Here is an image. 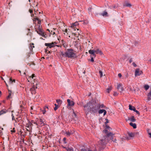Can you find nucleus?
Wrapping results in <instances>:
<instances>
[{
  "label": "nucleus",
  "mask_w": 151,
  "mask_h": 151,
  "mask_svg": "<svg viewBox=\"0 0 151 151\" xmlns=\"http://www.w3.org/2000/svg\"><path fill=\"white\" fill-rule=\"evenodd\" d=\"M148 100L150 101L151 100V88L150 91L148 93L147 95Z\"/></svg>",
  "instance_id": "dca6fc26"
},
{
  "label": "nucleus",
  "mask_w": 151,
  "mask_h": 151,
  "mask_svg": "<svg viewBox=\"0 0 151 151\" xmlns=\"http://www.w3.org/2000/svg\"><path fill=\"white\" fill-rule=\"evenodd\" d=\"M11 132H15V130H14V128L13 129V130H11Z\"/></svg>",
  "instance_id": "49530a36"
},
{
  "label": "nucleus",
  "mask_w": 151,
  "mask_h": 151,
  "mask_svg": "<svg viewBox=\"0 0 151 151\" xmlns=\"http://www.w3.org/2000/svg\"><path fill=\"white\" fill-rule=\"evenodd\" d=\"M1 79H2V80H3V78H2V77H1Z\"/></svg>",
  "instance_id": "338daca9"
},
{
  "label": "nucleus",
  "mask_w": 151,
  "mask_h": 151,
  "mask_svg": "<svg viewBox=\"0 0 151 151\" xmlns=\"http://www.w3.org/2000/svg\"><path fill=\"white\" fill-rule=\"evenodd\" d=\"M6 113V111L4 110H1L0 112V115Z\"/></svg>",
  "instance_id": "393cba45"
},
{
  "label": "nucleus",
  "mask_w": 151,
  "mask_h": 151,
  "mask_svg": "<svg viewBox=\"0 0 151 151\" xmlns=\"http://www.w3.org/2000/svg\"><path fill=\"white\" fill-rule=\"evenodd\" d=\"M62 43L63 44V46L65 48L66 47H67V45L65 44V42L63 41V40H62Z\"/></svg>",
  "instance_id": "5701e85b"
},
{
  "label": "nucleus",
  "mask_w": 151,
  "mask_h": 151,
  "mask_svg": "<svg viewBox=\"0 0 151 151\" xmlns=\"http://www.w3.org/2000/svg\"><path fill=\"white\" fill-rule=\"evenodd\" d=\"M67 101L69 106H73L74 105L75 103L73 101H71L69 99H67Z\"/></svg>",
  "instance_id": "0eeeda50"
},
{
  "label": "nucleus",
  "mask_w": 151,
  "mask_h": 151,
  "mask_svg": "<svg viewBox=\"0 0 151 151\" xmlns=\"http://www.w3.org/2000/svg\"><path fill=\"white\" fill-rule=\"evenodd\" d=\"M13 81H14V82H15V80L14 79V80H13Z\"/></svg>",
  "instance_id": "680f3d73"
},
{
  "label": "nucleus",
  "mask_w": 151,
  "mask_h": 151,
  "mask_svg": "<svg viewBox=\"0 0 151 151\" xmlns=\"http://www.w3.org/2000/svg\"><path fill=\"white\" fill-rule=\"evenodd\" d=\"M84 110L86 114H88L89 113L93 111V109L91 108L88 104H87L86 105L84 106Z\"/></svg>",
  "instance_id": "7ed1b4c3"
},
{
  "label": "nucleus",
  "mask_w": 151,
  "mask_h": 151,
  "mask_svg": "<svg viewBox=\"0 0 151 151\" xmlns=\"http://www.w3.org/2000/svg\"><path fill=\"white\" fill-rule=\"evenodd\" d=\"M78 24V22H76L74 23H73L71 25V27L72 28H73L75 29L74 27L77 26Z\"/></svg>",
  "instance_id": "2eb2a0df"
},
{
  "label": "nucleus",
  "mask_w": 151,
  "mask_h": 151,
  "mask_svg": "<svg viewBox=\"0 0 151 151\" xmlns=\"http://www.w3.org/2000/svg\"><path fill=\"white\" fill-rule=\"evenodd\" d=\"M129 109L130 110H133L134 111L136 109L134 107L130 105H129Z\"/></svg>",
  "instance_id": "a211bd4d"
},
{
  "label": "nucleus",
  "mask_w": 151,
  "mask_h": 151,
  "mask_svg": "<svg viewBox=\"0 0 151 151\" xmlns=\"http://www.w3.org/2000/svg\"><path fill=\"white\" fill-rule=\"evenodd\" d=\"M66 134L67 136H70V135L71 134L70 133L68 132H66Z\"/></svg>",
  "instance_id": "2f4dec72"
},
{
  "label": "nucleus",
  "mask_w": 151,
  "mask_h": 151,
  "mask_svg": "<svg viewBox=\"0 0 151 151\" xmlns=\"http://www.w3.org/2000/svg\"><path fill=\"white\" fill-rule=\"evenodd\" d=\"M45 45L46 46H48L50 48H51L52 47L54 46V43H45Z\"/></svg>",
  "instance_id": "9b49d317"
},
{
  "label": "nucleus",
  "mask_w": 151,
  "mask_h": 151,
  "mask_svg": "<svg viewBox=\"0 0 151 151\" xmlns=\"http://www.w3.org/2000/svg\"><path fill=\"white\" fill-rule=\"evenodd\" d=\"M67 151H73V149L72 148H68L67 149Z\"/></svg>",
  "instance_id": "c756f323"
},
{
  "label": "nucleus",
  "mask_w": 151,
  "mask_h": 151,
  "mask_svg": "<svg viewBox=\"0 0 151 151\" xmlns=\"http://www.w3.org/2000/svg\"><path fill=\"white\" fill-rule=\"evenodd\" d=\"M55 34V32H53V33L52 34V35H53Z\"/></svg>",
  "instance_id": "bf43d9fd"
},
{
  "label": "nucleus",
  "mask_w": 151,
  "mask_h": 151,
  "mask_svg": "<svg viewBox=\"0 0 151 151\" xmlns=\"http://www.w3.org/2000/svg\"><path fill=\"white\" fill-rule=\"evenodd\" d=\"M132 62V59H130V60H129V62L130 63H131Z\"/></svg>",
  "instance_id": "09e8293b"
},
{
  "label": "nucleus",
  "mask_w": 151,
  "mask_h": 151,
  "mask_svg": "<svg viewBox=\"0 0 151 151\" xmlns=\"http://www.w3.org/2000/svg\"><path fill=\"white\" fill-rule=\"evenodd\" d=\"M32 125V123L29 122H28L26 124V126L27 127L26 129L27 130L29 131L30 130V128H31Z\"/></svg>",
  "instance_id": "423d86ee"
},
{
  "label": "nucleus",
  "mask_w": 151,
  "mask_h": 151,
  "mask_svg": "<svg viewBox=\"0 0 151 151\" xmlns=\"http://www.w3.org/2000/svg\"><path fill=\"white\" fill-rule=\"evenodd\" d=\"M118 76H122V75L121 73H119L118 74Z\"/></svg>",
  "instance_id": "5fc2aeb1"
},
{
  "label": "nucleus",
  "mask_w": 151,
  "mask_h": 151,
  "mask_svg": "<svg viewBox=\"0 0 151 151\" xmlns=\"http://www.w3.org/2000/svg\"><path fill=\"white\" fill-rule=\"evenodd\" d=\"M106 122H105V123L106 124L109 122V121L107 119H106Z\"/></svg>",
  "instance_id": "58836bf2"
},
{
  "label": "nucleus",
  "mask_w": 151,
  "mask_h": 151,
  "mask_svg": "<svg viewBox=\"0 0 151 151\" xmlns=\"http://www.w3.org/2000/svg\"><path fill=\"white\" fill-rule=\"evenodd\" d=\"M29 12L30 13H32L33 12V10L31 9H29Z\"/></svg>",
  "instance_id": "c9c22d12"
},
{
  "label": "nucleus",
  "mask_w": 151,
  "mask_h": 151,
  "mask_svg": "<svg viewBox=\"0 0 151 151\" xmlns=\"http://www.w3.org/2000/svg\"><path fill=\"white\" fill-rule=\"evenodd\" d=\"M108 14V13L106 11H104L103 13H102L101 15H102L103 16H107Z\"/></svg>",
  "instance_id": "412c9836"
},
{
  "label": "nucleus",
  "mask_w": 151,
  "mask_h": 151,
  "mask_svg": "<svg viewBox=\"0 0 151 151\" xmlns=\"http://www.w3.org/2000/svg\"><path fill=\"white\" fill-rule=\"evenodd\" d=\"M95 151V150L92 151V150H88V151Z\"/></svg>",
  "instance_id": "6e6d98bb"
},
{
  "label": "nucleus",
  "mask_w": 151,
  "mask_h": 151,
  "mask_svg": "<svg viewBox=\"0 0 151 151\" xmlns=\"http://www.w3.org/2000/svg\"><path fill=\"white\" fill-rule=\"evenodd\" d=\"M91 9V8H89V9H89H89Z\"/></svg>",
  "instance_id": "0e129e2a"
},
{
  "label": "nucleus",
  "mask_w": 151,
  "mask_h": 151,
  "mask_svg": "<svg viewBox=\"0 0 151 151\" xmlns=\"http://www.w3.org/2000/svg\"><path fill=\"white\" fill-rule=\"evenodd\" d=\"M34 44L33 43H32V44H30V46L29 47V48L31 51H32V50L33 48H34L35 47L34 46H32V45H34Z\"/></svg>",
  "instance_id": "aec40b11"
},
{
  "label": "nucleus",
  "mask_w": 151,
  "mask_h": 151,
  "mask_svg": "<svg viewBox=\"0 0 151 151\" xmlns=\"http://www.w3.org/2000/svg\"><path fill=\"white\" fill-rule=\"evenodd\" d=\"M9 82H10V83H12L13 82L12 78H10L9 79Z\"/></svg>",
  "instance_id": "79ce46f5"
},
{
  "label": "nucleus",
  "mask_w": 151,
  "mask_h": 151,
  "mask_svg": "<svg viewBox=\"0 0 151 151\" xmlns=\"http://www.w3.org/2000/svg\"><path fill=\"white\" fill-rule=\"evenodd\" d=\"M35 19L36 20H37V21H38L40 19L38 18L37 17L36 18H35Z\"/></svg>",
  "instance_id": "3c124183"
},
{
  "label": "nucleus",
  "mask_w": 151,
  "mask_h": 151,
  "mask_svg": "<svg viewBox=\"0 0 151 151\" xmlns=\"http://www.w3.org/2000/svg\"><path fill=\"white\" fill-rule=\"evenodd\" d=\"M99 74L100 76H103V72L101 70H100L99 71Z\"/></svg>",
  "instance_id": "7c9ffc66"
},
{
  "label": "nucleus",
  "mask_w": 151,
  "mask_h": 151,
  "mask_svg": "<svg viewBox=\"0 0 151 151\" xmlns=\"http://www.w3.org/2000/svg\"><path fill=\"white\" fill-rule=\"evenodd\" d=\"M129 124L133 127L135 129L137 127V125L136 124L134 123H133L132 122H131L129 123Z\"/></svg>",
  "instance_id": "f3484780"
},
{
  "label": "nucleus",
  "mask_w": 151,
  "mask_h": 151,
  "mask_svg": "<svg viewBox=\"0 0 151 151\" xmlns=\"http://www.w3.org/2000/svg\"><path fill=\"white\" fill-rule=\"evenodd\" d=\"M144 87L146 90H147L149 88V86L148 85H145Z\"/></svg>",
  "instance_id": "cd10ccee"
},
{
  "label": "nucleus",
  "mask_w": 151,
  "mask_h": 151,
  "mask_svg": "<svg viewBox=\"0 0 151 151\" xmlns=\"http://www.w3.org/2000/svg\"><path fill=\"white\" fill-rule=\"evenodd\" d=\"M111 90V87H109L108 88L106 89L107 92L108 93H109L110 92V91Z\"/></svg>",
  "instance_id": "bb28decb"
},
{
  "label": "nucleus",
  "mask_w": 151,
  "mask_h": 151,
  "mask_svg": "<svg viewBox=\"0 0 151 151\" xmlns=\"http://www.w3.org/2000/svg\"><path fill=\"white\" fill-rule=\"evenodd\" d=\"M31 76H35V74H32L31 75Z\"/></svg>",
  "instance_id": "13d9d810"
},
{
  "label": "nucleus",
  "mask_w": 151,
  "mask_h": 151,
  "mask_svg": "<svg viewBox=\"0 0 151 151\" xmlns=\"http://www.w3.org/2000/svg\"><path fill=\"white\" fill-rule=\"evenodd\" d=\"M58 108V106H55L54 108V110L55 111Z\"/></svg>",
  "instance_id": "a18cd8bd"
},
{
  "label": "nucleus",
  "mask_w": 151,
  "mask_h": 151,
  "mask_svg": "<svg viewBox=\"0 0 151 151\" xmlns=\"http://www.w3.org/2000/svg\"><path fill=\"white\" fill-rule=\"evenodd\" d=\"M147 133L149 135V136L151 138V129H148L147 130Z\"/></svg>",
  "instance_id": "6ab92c4d"
},
{
  "label": "nucleus",
  "mask_w": 151,
  "mask_h": 151,
  "mask_svg": "<svg viewBox=\"0 0 151 151\" xmlns=\"http://www.w3.org/2000/svg\"><path fill=\"white\" fill-rule=\"evenodd\" d=\"M131 86H130L131 87ZM130 89L131 90V91H135V89L134 88H131H131Z\"/></svg>",
  "instance_id": "37998d69"
},
{
  "label": "nucleus",
  "mask_w": 151,
  "mask_h": 151,
  "mask_svg": "<svg viewBox=\"0 0 151 151\" xmlns=\"http://www.w3.org/2000/svg\"><path fill=\"white\" fill-rule=\"evenodd\" d=\"M47 30H48L50 32V30H49V29H47Z\"/></svg>",
  "instance_id": "69168bd1"
},
{
  "label": "nucleus",
  "mask_w": 151,
  "mask_h": 151,
  "mask_svg": "<svg viewBox=\"0 0 151 151\" xmlns=\"http://www.w3.org/2000/svg\"><path fill=\"white\" fill-rule=\"evenodd\" d=\"M89 53L91 55H92L93 56H95L96 55L95 54L94 50H90L88 51Z\"/></svg>",
  "instance_id": "4468645a"
},
{
  "label": "nucleus",
  "mask_w": 151,
  "mask_h": 151,
  "mask_svg": "<svg viewBox=\"0 0 151 151\" xmlns=\"http://www.w3.org/2000/svg\"><path fill=\"white\" fill-rule=\"evenodd\" d=\"M114 134L110 132H109L108 134H107V136L106 137L108 140H112Z\"/></svg>",
  "instance_id": "20e7f679"
},
{
  "label": "nucleus",
  "mask_w": 151,
  "mask_h": 151,
  "mask_svg": "<svg viewBox=\"0 0 151 151\" xmlns=\"http://www.w3.org/2000/svg\"><path fill=\"white\" fill-rule=\"evenodd\" d=\"M42 112L43 114H45L46 112V111L45 109L42 110Z\"/></svg>",
  "instance_id": "e433bc0d"
},
{
  "label": "nucleus",
  "mask_w": 151,
  "mask_h": 151,
  "mask_svg": "<svg viewBox=\"0 0 151 151\" xmlns=\"http://www.w3.org/2000/svg\"><path fill=\"white\" fill-rule=\"evenodd\" d=\"M124 6L130 7L132 6V5L130 4L127 3L125 4L124 5Z\"/></svg>",
  "instance_id": "b1692460"
},
{
  "label": "nucleus",
  "mask_w": 151,
  "mask_h": 151,
  "mask_svg": "<svg viewBox=\"0 0 151 151\" xmlns=\"http://www.w3.org/2000/svg\"><path fill=\"white\" fill-rule=\"evenodd\" d=\"M57 102L58 103H61L62 102V101H61V100H60V99L57 100Z\"/></svg>",
  "instance_id": "f704fd0d"
},
{
  "label": "nucleus",
  "mask_w": 151,
  "mask_h": 151,
  "mask_svg": "<svg viewBox=\"0 0 151 151\" xmlns=\"http://www.w3.org/2000/svg\"><path fill=\"white\" fill-rule=\"evenodd\" d=\"M55 106H57L56 104H55Z\"/></svg>",
  "instance_id": "4d7b16f0"
},
{
  "label": "nucleus",
  "mask_w": 151,
  "mask_h": 151,
  "mask_svg": "<svg viewBox=\"0 0 151 151\" xmlns=\"http://www.w3.org/2000/svg\"><path fill=\"white\" fill-rule=\"evenodd\" d=\"M96 54H99L100 55H101L102 54V52L99 49L96 48L94 50Z\"/></svg>",
  "instance_id": "1a4fd4ad"
},
{
  "label": "nucleus",
  "mask_w": 151,
  "mask_h": 151,
  "mask_svg": "<svg viewBox=\"0 0 151 151\" xmlns=\"http://www.w3.org/2000/svg\"><path fill=\"white\" fill-rule=\"evenodd\" d=\"M91 61L92 62H93L94 61V60L93 58H91Z\"/></svg>",
  "instance_id": "de8ad7c7"
},
{
  "label": "nucleus",
  "mask_w": 151,
  "mask_h": 151,
  "mask_svg": "<svg viewBox=\"0 0 151 151\" xmlns=\"http://www.w3.org/2000/svg\"><path fill=\"white\" fill-rule=\"evenodd\" d=\"M148 63L151 64V59H150L148 61Z\"/></svg>",
  "instance_id": "c03bdc74"
},
{
  "label": "nucleus",
  "mask_w": 151,
  "mask_h": 151,
  "mask_svg": "<svg viewBox=\"0 0 151 151\" xmlns=\"http://www.w3.org/2000/svg\"><path fill=\"white\" fill-rule=\"evenodd\" d=\"M37 33L39 34L40 35L46 38L45 35L44 33L41 30H39L38 31H37Z\"/></svg>",
  "instance_id": "6e6552de"
},
{
  "label": "nucleus",
  "mask_w": 151,
  "mask_h": 151,
  "mask_svg": "<svg viewBox=\"0 0 151 151\" xmlns=\"http://www.w3.org/2000/svg\"><path fill=\"white\" fill-rule=\"evenodd\" d=\"M81 151H85V150L84 149H82L81 150Z\"/></svg>",
  "instance_id": "864d4df0"
},
{
  "label": "nucleus",
  "mask_w": 151,
  "mask_h": 151,
  "mask_svg": "<svg viewBox=\"0 0 151 151\" xmlns=\"http://www.w3.org/2000/svg\"><path fill=\"white\" fill-rule=\"evenodd\" d=\"M2 131L0 132V136L2 135Z\"/></svg>",
  "instance_id": "8fccbe9b"
},
{
  "label": "nucleus",
  "mask_w": 151,
  "mask_h": 151,
  "mask_svg": "<svg viewBox=\"0 0 151 151\" xmlns=\"http://www.w3.org/2000/svg\"><path fill=\"white\" fill-rule=\"evenodd\" d=\"M103 112H104V116L106 114V111L104 109H101L99 111V114H102Z\"/></svg>",
  "instance_id": "9d476101"
},
{
  "label": "nucleus",
  "mask_w": 151,
  "mask_h": 151,
  "mask_svg": "<svg viewBox=\"0 0 151 151\" xmlns=\"http://www.w3.org/2000/svg\"><path fill=\"white\" fill-rule=\"evenodd\" d=\"M118 94V93L116 92H114V96H116Z\"/></svg>",
  "instance_id": "72a5a7b5"
},
{
  "label": "nucleus",
  "mask_w": 151,
  "mask_h": 151,
  "mask_svg": "<svg viewBox=\"0 0 151 151\" xmlns=\"http://www.w3.org/2000/svg\"><path fill=\"white\" fill-rule=\"evenodd\" d=\"M38 21V23L40 24H41V20L39 19Z\"/></svg>",
  "instance_id": "ea45409f"
},
{
  "label": "nucleus",
  "mask_w": 151,
  "mask_h": 151,
  "mask_svg": "<svg viewBox=\"0 0 151 151\" xmlns=\"http://www.w3.org/2000/svg\"><path fill=\"white\" fill-rule=\"evenodd\" d=\"M40 124H41V125L42 126V125H44V123H43V122L42 120L41 119H40Z\"/></svg>",
  "instance_id": "c85d7f7f"
},
{
  "label": "nucleus",
  "mask_w": 151,
  "mask_h": 151,
  "mask_svg": "<svg viewBox=\"0 0 151 151\" xmlns=\"http://www.w3.org/2000/svg\"><path fill=\"white\" fill-rule=\"evenodd\" d=\"M132 64L133 65V66L135 67H136L137 66L136 64L134 63H133Z\"/></svg>",
  "instance_id": "4c0bfd02"
},
{
  "label": "nucleus",
  "mask_w": 151,
  "mask_h": 151,
  "mask_svg": "<svg viewBox=\"0 0 151 151\" xmlns=\"http://www.w3.org/2000/svg\"><path fill=\"white\" fill-rule=\"evenodd\" d=\"M128 120H130L132 122H135L136 120L134 116H132L128 118Z\"/></svg>",
  "instance_id": "f8f14e48"
},
{
  "label": "nucleus",
  "mask_w": 151,
  "mask_h": 151,
  "mask_svg": "<svg viewBox=\"0 0 151 151\" xmlns=\"http://www.w3.org/2000/svg\"><path fill=\"white\" fill-rule=\"evenodd\" d=\"M117 88L118 90H119L120 91H122L123 90V87L121 86V85L120 84H118Z\"/></svg>",
  "instance_id": "ddd939ff"
},
{
  "label": "nucleus",
  "mask_w": 151,
  "mask_h": 151,
  "mask_svg": "<svg viewBox=\"0 0 151 151\" xmlns=\"http://www.w3.org/2000/svg\"><path fill=\"white\" fill-rule=\"evenodd\" d=\"M1 129H2V130H3V128H1Z\"/></svg>",
  "instance_id": "774afa93"
},
{
  "label": "nucleus",
  "mask_w": 151,
  "mask_h": 151,
  "mask_svg": "<svg viewBox=\"0 0 151 151\" xmlns=\"http://www.w3.org/2000/svg\"><path fill=\"white\" fill-rule=\"evenodd\" d=\"M11 93L12 92L9 91V94L8 96L9 97H10L11 96Z\"/></svg>",
  "instance_id": "a19ab883"
},
{
  "label": "nucleus",
  "mask_w": 151,
  "mask_h": 151,
  "mask_svg": "<svg viewBox=\"0 0 151 151\" xmlns=\"http://www.w3.org/2000/svg\"><path fill=\"white\" fill-rule=\"evenodd\" d=\"M135 76H139L143 74L142 72L139 69L135 70Z\"/></svg>",
  "instance_id": "39448f33"
},
{
  "label": "nucleus",
  "mask_w": 151,
  "mask_h": 151,
  "mask_svg": "<svg viewBox=\"0 0 151 151\" xmlns=\"http://www.w3.org/2000/svg\"><path fill=\"white\" fill-rule=\"evenodd\" d=\"M67 31H68V30L67 29H65V32L67 33Z\"/></svg>",
  "instance_id": "603ef678"
},
{
  "label": "nucleus",
  "mask_w": 151,
  "mask_h": 151,
  "mask_svg": "<svg viewBox=\"0 0 151 151\" xmlns=\"http://www.w3.org/2000/svg\"><path fill=\"white\" fill-rule=\"evenodd\" d=\"M134 111L137 114H138L139 115L140 114V113H139V112L137 111V110H136V109L135 110V111Z\"/></svg>",
  "instance_id": "473e14b6"
},
{
  "label": "nucleus",
  "mask_w": 151,
  "mask_h": 151,
  "mask_svg": "<svg viewBox=\"0 0 151 151\" xmlns=\"http://www.w3.org/2000/svg\"><path fill=\"white\" fill-rule=\"evenodd\" d=\"M67 57L69 58H75L76 57V54L74 52L73 49H67L66 51Z\"/></svg>",
  "instance_id": "f03ea898"
},
{
  "label": "nucleus",
  "mask_w": 151,
  "mask_h": 151,
  "mask_svg": "<svg viewBox=\"0 0 151 151\" xmlns=\"http://www.w3.org/2000/svg\"><path fill=\"white\" fill-rule=\"evenodd\" d=\"M109 131L108 129H105L104 131V132L106 135V136H107V134H108L109 132Z\"/></svg>",
  "instance_id": "a878e982"
},
{
  "label": "nucleus",
  "mask_w": 151,
  "mask_h": 151,
  "mask_svg": "<svg viewBox=\"0 0 151 151\" xmlns=\"http://www.w3.org/2000/svg\"><path fill=\"white\" fill-rule=\"evenodd\" d=\"M63 139H64V140H65L66 138H63Z\"/></svg>",
  "instance_id": "052dcab7"
},
{
  "label": "nucleus",
  "mask_w": 151,
  "mask_h": 151,
  "mask_svg": "<svg viewBox=\"0 0 151 151\" xmlns=\"http://www.w3.org/2000/svg\"><path fill=\"white\" fill-rule=\"evenodd\" d=\"M121 77H122V76H119V77H120V78H121Z\"/></svg>",
  "instance_id": "e2e57ef3"
},
{
  "label": "nucleus",
  "mask_w": 151,
  "mask_h": 151,
  "mask_svg": "<svg viewBox=\"0 0 151 151\" xmlns=\"http://www.w3.org/2000/svg\"><path fill=\"white\" fill-rule=\"evenodd\" d=\"M35 76H28L27 79L28 82H32L33 81H34V82H33V86L35 88H37V86L39 84V82L35 79Z\"/></svg>",
  "instance_id": "f257e3e1"
},
{
  "label": "nucleus",
  "mask_w": 151,
  "mask_h": 151,
  "mask_svg": "<svg viewBox=\"0 0 151 151\" xmlns=\"http://www.w3.org/2000/svg\"><path fill=\"white\" fill-rule=\"evenodd\" d=\"M61 55L63 57H67V56L66 55H67L66 52H65V53H63V52H61Z\"/></svg>",
  "instance_id": "4be33fe9"
}]
</instances>
